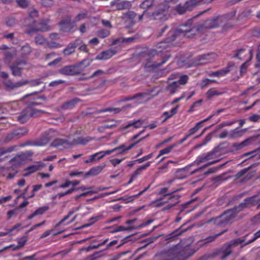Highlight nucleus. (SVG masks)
Wrapping results in <instances>:
<instances>
[{
	"instance_id": "0eeeda50",
	"label": "nucleus",
	"mask_w": 260,
	"mask_h": 260,
	"mask_svg": "<svg viewBox=\"0 0 260 260\" xmlns=\"http://www.w3.org/2000/svg\"><path fill=\"white\" fill-rule=\"evenodd\" d=\"M201 0H189L183 6L179 5L176 8V11L181 14L186 11L190 10L193 7L198 5Z\"/></svg>"
},
{
	"instance_id": "de8ad7c7",
	"label": "nucleus",
	"mask_w": 260,
	"mask_h": 260,
	"mask_svg": "<svg viewBox=\"0 0 260 260\" xmlns=\"http://www.w3.org/2000/svg\"><path fill=\"white\" fill-rule=\"evenodd\" d=\"M123 159H117V158H114L110 160V162L112 164V165L114 167L116 166L118 164H119Z\"/></svg>"
},
{
	"instance_id": "e2e57ef3",
	"label": "nucleus",
	"mask_w": 260,
	"mask_h": 260,
	"mask_svg": "<svg viewBox=\"0 0 260 260\" xmlns=\"http://www.w3.org/2000/svg\"><path fill=\"white\" fill-rule=\"evenodd\" d=\"M61 58L58 57V58L55 59V60H54L53 61L49 62L48 63V65L50 66L55 65L56 64L59 62L61 61Z\"/></svg>"
},
{
	"instance_id": "c03bdc74",
	"label": "nucleus",
	"mask_w": 260,
	"mask_h": 260,
	"mask_svg": "<svg viewBox=\"0 0 260 260\" xmlns=\"http://www.w3.org/2000/svg\"><path fill=\"white\" fill-rule=\"evenodd\" d=\"M35 41L37 44H43L45 43L46 40L43 36L38 35L36 37Z\"/></svg>"
},
{
	"instance_id": "4468645a",
	"label": "nucleus",
	"mask_w": 260,
	"mask_h": 260,
	"mask_svg": "<svg viewBox=\"0 0 260 260\" xmlns=\"http://www.w3.org/2000/svg\"><path fill=\"white\" fill-rule=\"evenodd\" d=\"M42 167H43V164L41 163V162H38L37 164H36L35 165H34L32 166H31L28 167L25 170V171L28 172V173L26 172L25 173H24L23 174V176H27L29 174L34 173V172L37 171V170H39Z\"/></svg>"
},
{
	"instance_id": "dca6fc26",
	"label": "nucleus",
	"mask_w": 260,
	"mask_h": 260,
	"mask_svg": "<svg viewBox=\"0 0 260 260\" xmlns=\"http://www.w3.org/2000/svg\"><path fill=\"white\" fill-rule=\"evenodd\" d=\"M115 52L112 50H108L103 52L100 54L98 55L96 58L97 59H107L111 58Z\"/></svg>"
},
{
	"instance_id": "f257e3e1",
	"label": "nucleus",
	"mask_w": 260,
	"mask_h": 260,
	"mask_svg": "<svg viewBox=\"0 0 260 260\" xmlns=\"http://www.w3.org/2000/svg\"><path fill=\"white\" fill-rule=\"evenodd\" d=\"M260 196L256 195L244 200L239 207L230 209L225 211L223 214L217 219V223H226L230 222L234 217L236 213L239 212L244 207H250L258 204L260 206Z\"/></svg>"
},
{
	"instance_id": "09e8293b",
	"label": "nucleus",
	"mask_w": 260,
	"mask_h": 260,
	"mask_svg": "<svg viewBox=\"0 0 260 260\" xmlns=\"http://www.w3.org/2000/svg\"><path fill=\"white\" fill-rule=\"evenodd\" d=\"M12 199L11 196H8L5 197H0V204L6 203Z\"/></svg>"
},
{
	"instance_id": "f8f14e48",
	"label": "nucleus",
	"mask_w": 260,
	"mask_h": 260,
	"mask_svg": "<svg viewBox=\"0 0 260 260\" xmlns=\"http://www.w3.org/2000/svg\"><path fill=\"white\" fill-rule=\"evenodd\" d=\"M252 50L250 48L247 50L240 49L237 52L235 57H237L240 59H250L252 55Z\"/></svg>"
},
{
	"instance_id": "ddd939ff",
	"label": "nucleus",
	"mask_w": 260,
	"mask_h": 260,
	"mask_svg": "<svg viewBox=\"0 0 260 260\" xmlns=\"http://www.w3.org/2000/svg\"><path fill=\"white\" fill-rule=\"evenodd\" d=\"M111 4L115 5L117 10L127 9L131 7L130 2L127 1H114L112 2Z\"/></svg>"
},
{
	"instance_id": "603ef678",
	"label": "nucleus",
	"mask_w": 260,
	"mask_h": 260,
	"mask_svg": "<svg viewBox=\"0 0 260 260\" xmlns=\"http://www.w3.org/2000/svg\"><path fill=\"white\" fill-rule=\"evenodd\" d=\"M83 174V172L81 171H74L70 173L69 176L70 177H74Z\"/></svg>"
},
{
	"instance_id": "1a4fd4ad",
	"label": "nucleus",
	"mask_w": 260,
	"mask_h": 260,
	"mask_svg": "<svg viewBox=\"0 0 260 260\" xmlns=\"http://www.w3.org/2000/svg\"><path fill=\"white\" fill-rule=\"evenodd\" d=\"M35 114L36 113L33 112L32 108L28 107L21 112L20 115L18 117V120L21 123H24L30 117L35 116Z\"/></svg>"
},
{
	"instance_id": "9d476101",
	"label": "nucleus",
	"mask_w": 260,
	"mask_h": 260,
	"mask_svg": "<svg viewBox=\"0 0 260 260\" xmlns=\"http://www.w3.org/2000/svg\"><path fill=\"white\" fill-rule=\"evenodd\" d=\"M79 209V207H77V208H73L72 209L70 212L69 213H68V214L65 216L62 220H61L56 225V228H57L60 226H61L62 225H68L69 224L72 223V222H73L75 219H76V216H75L74 218H73L72 219L69 220V221H67L70 216L72 215L74 212H77V211H78Z\"/></svg>"
},
{
	"instance_id": "774afa93",
	"label": "nucleus",
	"mask_w": 260,
	"mask_h": 260,
	"mask_svg": "<svg viewBox=\"0 0 260 260\" xmlns=\"http://www.w3.org/2000/svg\"><path fill=\"white\" fill-rule=\"evenodd\" d=\"M252 221H253V223L254 224L260 222V214H258V215L255 216L253 218Z\"/></svg>"
},
{
	"instance_id": "a18cd8bd",
	"label": "nucleus",
	"mask_w": 260,
	"mask_h": 260,
	"mask_svg": "<svg viewBox=\"0 0 260 260\" xmlns=\"http://www.w3.org/2000/svg\"><path fill=\"white\" fill-rule=\"evenodd\" d=\"M17 3L20 7L25 8L27 6L28 2L27 0H17Z\"/></svg>"
},
{
	"instance_id": "37998d69",
	"label": "nucleus",
	"mask_w": 260,
	"mask_h": 260,
	"mask_svg": "<svg viewBox=\"0 0 260 260\" xmlns=\"http://www.w3.org/2000/svg\"><path fill=\"white\" fill-rule=\"evenodd\" d=\"M87 14L85 13H81L79 14L75 18V22H79L86 18Z\"/></svg>"
},
{
	"instance_id": "052dcab7",
	"label": "nucleus",
	"mask_w": 260,
	"mask_h": 260,
	"mask_svg": "<svg viewBox=\"0 0 260 260\" xmlns=\"http://www.w3.org/2000/svg\"><path fill=\"white\" fill-rule=\"evenodd\" d=\"M16 210H10L7 212L8 218L10 219L13 215L16 213Z\"/></svg>"
},
{
	"instance_id": "f3484780",
	"label": "nucleus",
	"mask_w": 260,
	"mask_h": 260,
	"mask_svg": "<svg viewBox=\"0 0 260 260\" xmlns=\"http://www.w3.org/2000/svg\"><path fill=\"white\" fill-rule=\"evenodd\" d=\"M171 78L172 79H178V80L176 81L177 82L178 85H184L187 83L188 80V76L185 75H172Z\"/></svg>"
},
{
	"instance_id": "c756f323",
	"label": "nucleus",
	"mask_w": 260,
	"mask_h": 260,
	"mask_svg": "<svg viewBox=\"0 0 260 260\" xmlns=\"http://www.w3.org/2000/svg\"><path fill=\"white\" fill-rule=\"evenodd\" d=\"M76 47V44L74 43L71 44L70 46H68L63 50V53L66 55H69L75 51V48Z\"/></svg>"
},
{
	"instance_id": "393cba45",
	"label": "nucleus",
	"mask_w": 260,
	"mask_h": 260,
	"mask_svg": "<svg viewBox=\"0 0 260 260\" xmlns=\"http://www.w3.org/2000/svg\"><path fill=\"white\" fill-rule=\"evenodd\" d=\"M21 66V63H18L15 65L12 66L11 67V70L12 71V73L14 76H20L21 75V67L20 66Z\"/></svg>"
},
{
	"instance_id": "bf43d9fd",
	"label": "nucleus",
	"mask_w": 260,
	"mask_h": 260,
	"mask_svg": "<svg viewBox=\"0 0 260 260\" xmlns=\"http://www.w3.org/2000/svg\"><path fill=\"white\" fill-rule=\"evenodd\" d=\"M42 4L43 6L48 7L53 4L52 0H42Z\"/></svg>"
},
{
	"instance_id": "58836bf2",
	"label": "nucleus",
	"mask_w": 260,
	"mask_h": 260,
	"mask_svg": "<svg viewBox=\"0 0 260 260\" xmlns=\"http://www.w3.org/2000/svg\"><path fill=\"white\" fill-rule=\"evenodd\" d=\"M48 209V207L43 206L37 209L35 212L37 215H42Z\"/></svg>"
},
{
	"instance_id": "c9c22d12",
	"label": "nucleus",
	"mask_w": 260,
	"mask_h": 260,
	"mask_svg": "<svg viewBox=\"0 0 260 260\" xmlns=\"http://www.w3.org/2000/svg\"><path fill=\"white\" fill-rule=\"evenodd\" d=\"M221 93L215 89H210L207 92V95L208 97L211 98L215 95H218Z\"/></svg>"
},
{
	"instance_id": "473e14b6",
	"label": "nucleus",
	"mask_w": 260,
	"mask_h": 260,
	"mask_svg": "<svg viewBox=\"0 0 260 260\" xmlns=\"http://www.w3.org/2000/svg\"><path fill=\"white\" fill-rule=\"evenodd\" d=\"M142 123L143 121L140 120H138L134 122H129L126 128L133 127L134 128H137L141 127L142 125Z\"/></svg>"
},
{
	"instance_id": "4d7b16f0",
	"label": "nucleus",
	"mask_w": 260,
	"mask_h": 260,
	"mask_svg": "<svg viewBox=\"0 0 260 260\" xmlns=\"http://www.w3.org/2000/svg\"><path fill=\"white\" fill-rule=\"evenodd\" d=\"M109 35V32L108 30H101L99 32V36L102 38L107 37Z\"/></svg>"
},
{
	"instance_id": "412c9836",
	"label": "nucleus",
	"mask_w": 260,
	"mask_h": 260,
	"mask_svg": "<svg viewBox=\"0 0 260 260\" xmlns=\"http://www.w3.org/2000/svg\"><path fill=\"white\" fill-rule=\"evenodd\" d=\"M179 88V85L176 81L170 82L167 86V90L172 94L174 93Z\"/></svg>"
},
{
	"instance_id": "680f3d73",
	"label": "nucleus",
	"mask_w": 260,
	"mask_h": 260,
	"mask_svg": "<svg viewBox=\"0 0 260 260\" xmlns=\"http://www.w3.org/2000/svg\"><path fill=\"white\" fill-rule=\"evenodd\" d=\"M127 230H128V228H125L123 226H119L116 228L114 230L113 232H118L126 231Z\"/></svg>"
},
{
	"instance_id": "0e129e2a",
	"label": "nucleus",
	"mask_w": 260,
	"mask_h": 260,
	"mask_svg": "<svg viewBox=\"0 0 260 260\" xmlns=\"http://www.w3.org/2000/svg\"><path fill=\"white\" fill-rule=\"evenodd\" d=\"M135 38L134 37H129L127 38H122L121 39V42L123 43H128L132 42Z\"/></svg>"
},
{
	"instance_id": "aec40b11",
	"label": "nucleus",
	"mask_w": 260,
	"mask_h": 260,
	"mask_svg": "<svg viewBox=\"0 0 260 260\" xmlns=\"http://www.w3.org/2000/svg\"><path fill=\"white\" fill-rule=\"evenodd\" d=\"M25 82H18L14 83L11 81L9 80L7 82L5 83V86L6 88L9 90L14 89L22 85H24Z\"/></svg>"
},
{
	"instance_id": "cd10ccee",
	"label": "nucleus",
	"mask_w": 260,
	"mask_h": 260,
	"mask_svg": "<svg viewBox=\"0 0 260 260\" xmlns=\"http://www.w3.org/2000/svg\"><path fill=\"white\" fill-rule=\"evenodd\" d=\"M71 21L70 20L62 21L60 23L61 29L62 31H70L71 28L69 26L71 25Z\"/></svg>"
},
{
	"instance_id": "6e6552de",
	"label": "nucleus",
	"mask_w": 260,
	"mask_h": 260,
	"mask_svg": "<svg viewBox=\"0 0 260 260\" xmlns=\"http://www.w3.org/2000/svg\"><path fill=\"white\" fill-rule=\"evenodd\" d=\"M118 148H114L109 150L101 151L89 156V159L85 160V163L88 164L98 161L106 155H109Z\"/></svg>"
},
{
	"instance_id": "13d9d810",
	"label": "nucleus",
	"mask_w": 260,
	"mask_h": 260,
	"mask_svg": "<svg viewBox=\"0 0 260 260\" xmlns=\"http://www.w3.org/2000/svg\"><path fill=\"white\" fill-rule=\"evenodd\" d=\"M152 156V154H149L147 155H146V156H143V157L140 158L138 160L140 162H142L150 158H151Z\"/></svg>"
},
{
	"instance_id": "4be33fe9",
	"label": "nucleus",
	"mask_w": 260,
	"mask_h": 260,
	"mask_svg": "<svg viewBox=\"0 0 260 260\" xmlns=\"http://www.w3.org/2000/svg\"><path fill=\"white\" fill-rule=\"evenodd\" d=\"M105 166H99L92 168L87 173L86 176L88 175H96L99 174L104 169Z\"/></svg>"
},
{
	"instance_id": "6e6d98bb",
	"label": "nucleus",
	"mask_w": 260,
	"mask_h": 260,
	"mask_svg": "<svg viewBox=\"0 0 260 260\" xmlns=\"http://www.w3.org/2000/svg\"><path fill=\"white\" fill-rule=\"evenodd\" d=\"M260 237V230L256 233H255L254 235V237L253 239L250 240L247 243H250L253 241H254L255 240H256L257 238Z\"/></svg>"
},
{
	"instance_id": "20e7f679",
	"label": "nucleus",
	"mask_w": 260,
	"mask_h": 260,
	"mask_svg": "<svg viewBox=\"0 0 260 260\" xmlns=\"http://www.w3.org/2000/svg\"><path fill=\"white\" fill-rule=\"evenodd\" d=\"M82 139L78 138L73 141H67L62 139H57L55 140L52 143V146L59 150L69 148L71 145L78 144H85Z\"/></svg>"
},
{
	"instance_id": "864d4df0",
	"label": "nucleus",
	"mask_w": 260,
	"mask_h": 260,
	"mask_svg": "<svg viewBox=\"0 0 260 260\" xmlns=\"http://www.w3.org/2000/svg\"><path fill=\"white\" fill-rule=\"evenodd\" d=\"M256 68L260 69V50L258 51L256 55V63L255 64Z\"/></svg>"
},
{
	"instance_id": "f704fd0d",
	"label": "nucleus",
	"mask_w": 260,
	"mask_h": 260,
	"mask_svg": "<svg viewBox=\"0 0 260 260\" xmlns=\"http://www.w3.org/2000/svg\"><path fill=\"white\" fill-rule=\"evenodd\" d=\"M203 126L202 122H198L196 126L189 130V135H191L197 132Z\"/></svg>"
},
{
	"instance_id": "79ce46f5",
	"label": "nucleus",
	"mask_w": 260,
	"mask_h": 260,
	"mask_svg": "<svg viewBox=\"0 0 260 260\" xmlns=\"http://www.w3.org/2000/svg\"><path fill=\"white\" fill-rule=\"evenodd\" d=\"M77 102V100H74L69 102L63 105V108L65 109H72L74 106Z\"/></svg>"
},
{
	"instance_id": "338daca9",
	"label": "nucleus",
	"mask_w": 260,
	"mask_h": 260,
	"mask_svg": "<svg viewBox=\"0 0 260 260\" xmlns=\"http://www.w3.org/2000/svg\"><path fill=\"white\" fill-rule=\"evenodd\" d=\"M248 143V140H246L243 141L242 142L239 143L238 144V148H241L243 147L246 146L247 145Z\"/></svg>"
},
{
	"instance_id": "4c0bfd02",
	"label": "nucleus",
	"mask_w": 260,
	"mask_h": 260,
	"mask_svg": "<svg viewBox=\"0 0 260 260\" xmlns=\"http://www.w3.org/2000/svg\"><path fill=\"white\" fill-rule=\"evenodd\" d=\"M42 185L41 184H38V185H34L32 186L33 189H32L31 194L28 196L27 198H29L33 197L35 194V192H37V191H38L39 190H40L42 188Z\"/></svg>"
},
{
	"instance_id": "a211bd4d",
	"label": "nucleus",
	"mask_w": 260,
	"mask_h": 260,
	"mask_svg": "<svg viewBox=\"0 0 260 260\" xmlns=\"http://www.w3.org/2000/svg\"><path fill=\"white\" fill-rule=\"evenodd\" d=\"M178 108L179 106L177 105L175 107L172 108L170 111L164 112L162 114V116L165 117V119L164 121H166L167 119L172 117L173 116L175 115L178 112Z\"/></svg>"
},
{
	"instance_id": "8fccbe9b",
	"label": "nucleus",
	"mask_w": 260,
	"mask_h": 260,
	"mask_svg": "<svg viewBox=\"0 0 260 260\" xmlns=\"http://www.w3.org/2000/svg\"><path fill=\"white\" fill-rule=\"evenodd\" d=\"M210 84V79H205L203 80H202L201 83V86L203 88L205 87L207 85H209Z\"/></svg>"
},
{
	"instance_id": "49530a36",
	"label": "nucleus",
	"mask_w": 260,
	"mask_h": 260,
	"mask_svg": "<svg viewBox=\"0 0 260 260\" xmlns=\"http://www.w3.org/2000/svg\"><path fill=\"white\" fill-rule=\"evenodd\" d=\"M22 51L23 54H27L31 52V48L28 45H25L22 48Z\"/></svg>"
},
{
	"instance_id": "69168bd1",
	"label": "nucleus",
	"mask_w": 260,
	"mask_h": 260,
	"mask_svg": "<svg viewBox=\"0 0 260 260\" xmlns=\"http://www.w3.org/2000/svg\"><path fill=\"white\" fill-rule=\"evenodd\" d=\"M58 182V181L57 180H54L53 181H50L49 182H48L45 184V186L46 187H49Z\"/></svg>"
},
{
	"instance_id": "5701e85b",
	"label": "nucleus",
	"mask_w": 260,
	"mask_h": 260,
	"mask_svg": "<svg viewBox=\"0 0 260 260\" xmlns=\"http://www.w3.org/2000/svg\"><path fill=\"white\" fill-rule=\"evenodd\" d=\"M75 69L76 67L75 66H67L61 70V72L66 75H74L76 73Z\"/></svg>"
},
{
	"instance_id": "7c9ffc66",
	"label": "nucleus",
	"mask_w": 260,
	"mask_h": 260,
	"mask_svg": "<svg viewBox=\"0 0 260 260\" xmlns=\"http://www.w3.org/2000/svg\"><path fill=\"white\" fill-rule=\"evenodd\" d=\"M244 132V130H240L236 128L230 132V136L232 138H238L241 137Z\"/></svg>"
},
{
	"instance_id": "7ed1b4c3",
	"label": "nucleus",
	"mask_w": 260,
	"mask_h": 260,
	"mask_svg": "<svg viewBox=\"0 0 260 260\" xmlns=\"http://www.w3.org/2000/svg\"><path fill=\"white\" fill-rule=\"evenodd\" d=\"M197 31L198 29L196 28H190L187 25H182L176 30L170 31L166 41L168 43L175 40L177 35L191 38L196 34Z\"/></svg>"
},
{
	"instance_id": "3c124183",
	"label": "nucleus",
	"mask_w": 260,
	"mask_h": 260,
	"mask_svg": "<svg viewBox=\"0 0 260 260\" xmlns=\"http://www.w3.org/2000/svg\"><path fill=\"white\" fill-rule=\"evenodd\" d=\"M249 120L252 121H257L260 119V115L254 114L249 118Z\"/></svg>"
},
{
	"instance_id": "9b49d317",
	"label": "nucleus",
	"mask_w": 260,
	"mask_h": 260,
	"mask_svg": "<svg viewBox=\"0 0 260 260\" xmlns=\"http://www.w3.org/2000/svg\"><path fill=\"white\" fill-rule=\"evenodd\" d=\"M151 98V95L150 93H142L132 96L131 99H128V100H133L135 103L141 104L148 101Z\"/></svg>"
},
{
	"instance_id": "e433bc0d",
	"label": "nucleus",
	"mask_w": 260,
	"mask_h": 260,
	"mask_svg": "<svg viewBox=\"0 0 260 260\" xmlns=\"http://www.w3.org/2000/svg\"><path fill=\"white\" fill-rule=\"evenodd\" d=\"M153 16L155 19H158L164 20L165 19V14L163 12H158L153 14Z\"/></svg>"
},
{
	"instance_id": "a878e982",
	"label": "nucleus",
	"mask_w": 260,
	"mask_h": 260,
	"mask_svg": "<svg viewBox=\"0 0 260 260\" xmlns=\"http://www.w3.org/2000/svg\"><path fill=\"white\" fill-rule=\"evenodd\" d=\"M176 146V145L173 144V145H170L163 149L160 150L159 151V153L158 155H157V156L156 157V158H158L161 155L169 154V153L171 152V151H172L173 148H174Z\"/></svg>"
},
{
	"instance_id": "c85d7f7f",
	"label": "nucleus",
	"mask_w": 260,
	"mask_h": 260,
	"mask_svg": "<svg viewBox=\"0 0 260 260\" xmlns=\"http://www.w3.org/2000/svg\"><path fill=\"white\" fill-rule=\"evenodd\" d=\"M204 27L206 28H214L217 26L216 19H211L207 20L204 24Z\"/></svg>"
},
{
	"instance_id": "2eb2a0df",
	"label": "nucleus",
	"mask_w": 260,
	"mask_h": 260,
	"mask_svg": "<svg viewBox=\"0 0 260 260\" xmlns=\"http://www.w3.org/2000/svg\"><path fill=\"white\" fill-rule=\"evenodd\" d=\"M136 143L132 144L128 147H125L124 145H121L119 147H116L115 148H118L115 150L113 152H115V156H119L125 153L127 150L132 149Z\"/></svg>"
},
{
	"instance_id": "423d86ee",
	"label": "nucleus",
	"mask_w": 260,
	"mask_h": 260,
	"mask_svg": "<svg viewBox=\"0 0 260 260\" xmlns=\"http://www.w3.org/2000/svg\"><path fill=\"white\" fill-rule=\"evenodd\" d=\"M218 55L215 53H211L198 56L194 62L195 66L203 65L215 61Z\"/></svg>"
},
{
	"instance_id": "6ab92c4d",
	"label": "nucleus",
	"mask_w": 260,
	"mask_h": 260,
	"mask_svg": "<svg viewBox=\"0 0 260 260\" xmlns=\"http://www.w3.org/2000/svg\"><path fill=\"white\" fill-rule=\"evenodd\" d=\"M234 67V64L233 63H229L228 66L224 69L218 71V78L225 76L228 74L232 70V68Z\"/></svg>"
},
{
	"instance_id": "bb28decb",
	"label": "nucleus",
	"mask_w": 260,
	"mask_h": 260,
	"mask_svg": "<svg viewBox=\"0 0 260 260\" xmlns=\"http://www.w3.org/2000/svg\"><path fill=\"white\" fill-rule=\"evenodd\" d=\"M107 188L106 187H90L89 188H87V189L86 190H87L85 192L88 193V195H91L93 193H96L99 192L100 191L104 190L106 189Z\"/></svg>"
},
{
	"instance_id": "b1692460",
	"label": "nucleus",
	"mask_w": 260,
	"mask_h": 260,
	"mask_svg": "<svg viewBox=\"0 0 260 260\" xmlns=\"http://www.w3.org/2000/svg\"><path fill=\"white\" fill-rule=\"evenodd\" d=\"M27 241V238L26 237H22L18 240V244L17 246L11 245L9 247L12 248L13 250H17L19 248L23 247Z\"/></svg>"
},
{
	"instance_id": "ea45409f",
	"label": "nucleus",
	"mask_w": 260,
	"mask_h": 260,
	"mask_svg": "<svg viewBox=\"0 0 260 260\" xmlns=\"http://www.w3.org/2000/svg\"><path fill=\"white\" fill-rule=\"evenodd\" d=\"M47 23L48 22H46L45 23H41L40 26L34 28V29L35 30L46 31L49 29L47 25Z\"/></svg>"
},
{
	"instance_id": "39448f33",
	"label": "nucleus",
	"mask_w": 260,
	"mask_h": 260,
	"mask_svg": "<svg viewBox=\"0 0 260 260\" xmlns=\"http://www.w3.org/2000/svg\"><path fill=\"white\" fill-rule=\"evenodd\" d=\"M220 159L217 158V155L215 152H209L207 153L203 154L199 156L196 162L197 164L204 163L207 161L209 162L205 165V167L216 163L219 161Z\"/></svg>"
},
{
	"instance_id": "2f4dec72",
	"label": "nucleus",
	"mask_w": 260,
	"mask_h": 260,
	"mask_svg": "<svg viewBox=\"0 0 260 260\" xmlns=\"http://www.w3.org/2000/svg\"><path fill=\"white\" fill-rule=\"evenodd\" d=\"M231 253V246H228L225 248H223L221 251V258L224 259Z\"/></svg>"
},
{
	"instance_id": "72a5a7b5",
	"label": "nucleus",
	"mask_w": 260,
	"mask_h": 260,
	"mask_svg": "<svg viewBox=\"0 0 260 260\" xmlns=\"http://www.w3.org/2000/svg\"><path fill=\"white\" fill-rule=\"evenodd\" d=\"M153 0H145L141 5L140 7L142 9H147L149 8L153 3Z\"/></svg>"
},
{
	"instance_id": "5fc2aeb1",
	"label": "nucleus",
	"mask_w": 260,
	"mask_h": 260,
	"mask_svg": "<svg viewBox=\"0 0 260 260\" xmlns=\"http://www.w3.org/2000/svg\"><path fill=\"white\" fill-rule=\"evenodd\" d=\"M71 184V181L66 180L63 184H62L58 186V188H64L69 187Z\"/></svg>"
},
{
	"instance_id": "a19ab883",
	"label": "nucleus",
	"mask_w": 260,
	"mask_h": 260,
	"mask_svg": "<svg viewBox=\"0 0 260 260\" xmlns=\"http://www.w3.org/2000/svg\"><path fill=\"white\" fill-rule=\"evenodd\" d=\"M20 226H21V224H18L15 225L14 226H13L12 228L9 229L8 230L9 231L8 233L0 232V237L6 236L8 233L12 232V231H13L15 230L18 229V230H19Z\"/></svg>"
},
{
	"instance_id": "f03ea898",
	"label": "nucleus",
	"mask_w": 260,
	"mask_h": 260,
	"mask_svg": "<svg viewBox=\"0 0 260 260\" xmlns=\"http://www.w3.org/2000/svg\"><path fill=\"white\" fill-rule=\"evenodd\" d=\"M188 249V247L185 248L182 251L180 250V247L179 245H176L174 247L169 249L167 251L163 252L157 255L156 258L158 260H175V259H180L182 256L188 257L192 255L194 252L184 255V253Z\"/></svg>"
}]
</instances>
